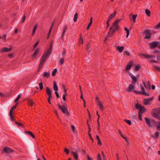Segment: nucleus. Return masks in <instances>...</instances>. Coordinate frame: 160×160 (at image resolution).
I'll return each instance as SVG.
<instances>
[{
	"instance_id": "nucleus-44",
	"label": "nucleus",
	"mask_w": 160,
	"mask_h": 160,
	"mask_svg": "<svg viewBox=\"0 0 160 160\" xmlns=\"http://www.w3.org/2000/svg\"><path fill=\"white\" fill-rule=\"evenodd\" d=\"M153 68L158 72H160V67H158L157 66H153Z\"/></svg>"
},
{
	"instance_id": "nucleus-19",
	"label": "nucleus",
	"mask_w": 160,
	"mask_h": 160,
	"mask_svg": "<svg viewBox=\"0 0 160 160\" xmlns=\"http://www.w3.org/2000/svg\"><path fill=\"white\" fill-rule=\"evenodd\" d=\"M124 48L123 46H118L116 47V50L120 52H122L124 49Z\"/></svg>"
},
{
	"instance_id": "nucleus-15",
	"label": "nucleus",
	"mask_w": 160,
	"mask_h": 160,
	"mask_svg": "<svg viewBox=\"0 0 160 160\" xmlns=\"http://www.w3.org/2000/svg\"><path fill=\"white\" fill-rule=\"evenodd\" d=\"M51 52L50 50H47L44 53L43 55L47 57V58H48L49 56L51 54Z\"/></svg>"
},
{
	"instance_id": "nucleus-34",
	"label": "nucleus",
	"mask_w": 160,
	"mask_h": 160,
	"mask_svg": "<svg viewBox=\"0 0 160 160\" xmlns=\"http://www.w3.org/2000/svg\"><path fill=\"white\" fill-rule=\"evenodd\" d=\"M141 68V65L138 64L137 65L135 68V70L136 71H138Z\"/></svg>"
},
{
	"instance_id": "nucleus-3",
	"label": "nucleus",
	"mask_w": 160,
	"mask_h": 160,
	"mask_svg": "<svg viewBox=\"0 0 160 160\" xmlns=\"http://www.w3.org/2000/svg\"><path fill=\"white\" fill-rule=\"evenodd\" d=\"M145 120L146 123L149 127H153L154 124L156 123V122L153 119H152L151 120H150L149 118L146 117L145 118Z\"/></svg>"
},
{
	"instance_id": "nucleus-18",
	"label": "nucleus",
	"mask_w": 160,
	"mask_h": 160,
	"mask_svg": "<svg viewBox=\"0 0 160 160\" xmlns=\"http://www.w3.org/2000/svg\"><path fill=\"white\" fill-rule=\"evenodd\" d=\"M116 13V11H115L113 13L110 15L108 18V19L110 21L115 16Z\"/></svg>"
},
{
	"instance_id": "nucleus-43",
	"label": "nucleus",
	"mask_w": 160,
	"mask_h": 160,
	"mask_svg": "<svg viewBox=\"0 0 160 160\" xmlns=\"http://www.w3.org/2000/svg\"><path fill=\"white\" fill-rule=\"evenodd\" d=\"M133 92L137 94H142V92H141V91H137V90H134L133 91Z\"/></svg>"
},
{
	"instance_id": "nucleus-51",
	"label": "nucleus",
	"mask_w": 160,
	"mask_h": 160,
	"mask_svg": "<svg viewBox=\"0 0 160 160\" xmlns=\"http://www.w3.org/2000/svg\"><path fill=\"white\" fill-rule=\"evenodd\" d=\"M124 52L125 53V54H126L127 56H130V53L129 52H128V51H124Z\"/></svg>"
},
{
	"instance_id": "nucleus-7",
	"label": "nucleus",
	"mask_w": 160,
	"mask_h": 160,
	"mask_svg": "<svg viewBox=\"0 0 160 160\" xmlns=\"http://www.w3.org/2000/svg\"><path fill=\"white\" fill-rule=\"evenodd\" d=\"M143 33L146 34V35L144 38L149 39L151 38L152 35V33H151L150 30H145L143 31Z\"/></svg>"
},
{
	"instance_id": "nucleus-56",
	"label": "nucleus",
	"mask_w": 160,
	"mask_h": 160,
	"mask_svg": "<svg viewBox=\"0 0 160 160\" xmlns=\"http://www.w3.org/2000/svg\"><path fill=\"white\" fill-rule=\"evenodd\" d=\"M142 95H145L147 96H148L149 95V94L148 93L146 92H143Z\"/></svg>"
},
{
	"instance_id": "nucleus-42",
	"label": "nucleus",
	"mask_w": 160,
	"mask_h": 160,
	"mask_svg": "<svg viewBox=\"0 0 160 160\" xmlns=\"http://www.w3.org/2000/svg\"><path fill=\"white\" fill-rule=\"evenodd\" d=\"M124 121L126 122L127 123H128L129 125H131V122L130 120H128L125 119L124 120Z\"/></svg>"
},
{
	"instance_id": "nucleus-17",
	"label": "nucleus",
	"mask_w": 160,
	"mask_h": 160,
	"mask_svg": "<svg viewBox=\"0 0 160 160\" xmlns=\"http://www.w3.org/2000/svg\"><path fill=\"white\" fill-rule=\"evenodd\" d=\"M160 114H159L158 113L156 112V113H153L152 114V116L160 120V116L159 115Z\"/></svg>"
},
{
	"instance_id": "nucleus-10",
	"label": "nucleus",
	"mask_w": 160,
	"mask_h": 160,
	"mask_svg": "<svg viewBox=\"0 0 160 160\" xmlns=\"http://www.w3.org/2000/svg\"><path fill=\"white\" fill-rule=\"evenodd\" d=\"M160 42L157 41H154L152 42L151 43V45L150 46V48L151 49H153L157 47Z\"/></svg>"
},
{
	"instance_id": "nucleus-25",
	"label": "nucleus",
	"mask_w": 160,
	"mask_h": 160,
	"mask_svg": "<svg viewBox=\"0 0 160 160\" xmlns=\"http://www.w3.org/2000/svg\"><path fill=\"white\" fill-rule=\"evenodd\" d=\"M50 76L49 72H45L43 73V77L48 78Z\"/></svg>"
},
{
	"instance_id": "nucleus-29",
	"label": "nucleus",
	"mask_w": 160,
	"mask_h": 160,
	"mask_svg": "<svg viewBox=\"0 0 160 160\" xmlns=\"http://www.w3.org/2000/svg\"><path fill=\"white\" fill-rule=\"evenodd\" d=\"M46 90L48 95L52 94L51 91H50L49 88L48 87H47L46 88Z\"/></svg>"
},
{
	"instance_id": "nucleus-30",
	"label": "nucleus",
	"mask_w": 160,
	"mask_h": 160,
	"mask_svg": "<svg viewBox=\"0 0 160 160\" xmlns=\"http://www.w3.org/2000/svg\"><path fill=\"white\" fill-rule=\"evenodd\" d=\"M144 104L145 105H147L149 104V102L148 98L144 99Z\"/></svg>"
},
{
	"instance_id": "nucleus-1",
	"label": "nucleus",
	"mask_w": 160,
	"mask_h": 160,
	"mask_svg": "<svg viewBox=\"0 0 160 160\" xmlns=\"http://www.w3.org/2000/svg\"><path fill=\"white\" fill-rule=\"evenodd\" d=\"M58 106V109L60 110L62 113L66 114L67 116L70 115V114L68 111L67 106L66 103L65 102L62 106L59 104Z\"/></svg>"
},
{
	"instance_id": "nucleus-33",
	"label": "nucleus",
	"mask_w": 160,
	"mask_h": 160,
	"mask_svg": "<svg viewBox=\"0 0 160 160\" xmlns=\"http://www.w3.org/2000/svg\"><path fill=\"white\" fill-rule=\"evenodd\" d=\"M159 135V132H155V136H153V137L154 138L157 139Z\"/></svg>"
},
{
	"instance_id": "nucleus-31",
	"label": "nucleus",
	"mask_w": 160,
	"mask_h": 160,
	"mask_svg": "<svg viewBox=\"0 0 160 160\" xmlns=\"http://www.w3.org/2000/svg\"><path fill=\"white\" fill-rule=\"evenodd\" d=\"M78 18V13L77 12H76L74 16V19H73L74 22H75L77 21Z\"/></svg>"
},
{
	"instance_id": "nucleus-54",
	"label": "nucleus",
	"mask_w": 160,
	"mask_h": 160,
	"mask_svg": "<svg viewBox=\"0 0 160 160\" xmlns=\"http://www.w3.org/2000/svg\"><path fill=\"white\" fill-rule=\"evenodd\" d=\"M138 114L139 118L140 119V120H141L142 121V114L140 113H138Z\"/></svg>"
},
{
	"instance_id": "nucleus-9",
	"label": "nucleus",
	"mask_w": 160,
	"mask_h": 160,
	"mask_svg": "<svg viewBox=\"0 0 160 160\" xmlns=\"http://www.w3.org/2000/svg\"><path fill=\"white\" fill-rule=\"evenodd\" d=\"M120 20L118 19H116L114 22H113L112 24V25L111 26L113 28L114 27H116L117 29H119V26L118 25V23L120 21Z\"/></svg>"
},
{
	"instance_id": "nucleus-8",
	"label": "nucleus",
	"mask_w": 160,
	"mask_h": 160,
	"mask_svg": "<svg viewBox=\"0 0 160 160\" xmlns=\"http://www.w3.org/2000/svg\"><path fill=\"white\" fill-rule=\"evenodd\" d=\"M14 152V150L10 148L6 147L4 148L2 150V152L3 153L6 152V153H10Z\"/></svg>"
},
{
	"instance_id": "nucleus-39",
	"label": "nucleus",
	"mask_w": 160,
	"mask_h": 160,
	"mask_svg": "<svg viewBox=\"0 0 160 160\" xmlns=\"http://www.w3.org/2000/svg\"><path fill=\"white\" fill-rule=\"evenodd\" d=\"M156 124H158V125H157L156 126L158 130H160V122H156Z\"/></svg>"
},
{
	"instance_id": "nucleus-61",
	"label": "nucleus",
	"mask_w": 160,
	"mask_h": 160,
	"mask_svg": "<svg viewBox=\"0 0 160 160\" xmlns=\"http://www.w3.org/2000/svg\"><path fill=\"white\" fill-rule=\"evenodd\" d=\"M71 128H72V132L74 133H75V128L74 126L73 125H72L71 126Z\"/></svg>"
},
{
	"instance_id": "nucleus-5",
	"label": "nucleus",
	"mask_w": 160,
	"mask_h": 160,
	"mask_svg": "<svg viewBox=\"0 0 160 160\" xmlns=\"http://www.w3.org/2000/svg\"><path fill=\"white\" fill-rule=\"evenodd\" d=\"M95 100L99 107V108L101 111H103L104 110V108H103V105L102 103L100 101V99L98 96L96 97Z\"/></svg>"
},
{
	"instance_id": "nucleus-14",
	"label": "nucleus",
	"mask_w": 160,
	"mask_h": 160,
	"mask_svg": "<svg viewBox=\"0 0 160 160\" xmlns=\"http://www.w3.org/2000/svg\"><path fill=\"white\" fill-rule=\"evenodd\" d=\"M132 63L133 62L132 61H130L126 66V69L127 70H128L130 69L132 66Z\"/></svg>"
},
{
	"instance_id": "nucleus-46",
	"label": "nucleus",
	"mask_w": 160,
	"mask_h": 160,
	"mask_svg": "<svg viewBox=\"0 0 160 160\" xmlns=\"http://www.w3.org/2000/svg\"><path fill=\"white\" fill-rule=\"evenodd\" d=\"M140 87H141V89L142 91L141 92H142V93L143 92H145V89H144L143 86H142V84H141V85H140Z\"/></svg>"
},
{
	"instance_id": "nucleus-16",
	"label": "nucleus",
	"mask_w": 160,
	"mask_h": 160,
	"mask_svg": "<svg viewBox=\"0 0 160 160\" xmlns=\"http://www.w3.org/2000/svg\"><path fill=\"white\" fill-rule=\"evenodd\" d=\"M39 52L38 48H37L35 51L34 53L32 55V58H35Z\"/></svg>"
},
{
	"instance_id": "nucleus-26",
	"label": "nucleus",
	"mask_w": 160,
	"mask_h": 160,
	"mask_svg": "<svg viewBox=\"0 0 160 160\" xmlns=\"http://www.w3.org/2000/svg\"><path fill=\"white\" fill-rule=\"evenodd\" d=\"M91 47V43L89 42L88 43L87 45L86 46V48L87 51L88 52L90 51V48Z\"/></svg>"
},
{
	"instance_id": "nucleus-45",
	"label": "nucleus",
	"mask_w": 160,
	"mask_h": 160,
	"mask_svg": "<svg viewBox=\"0 0 160 160\" xmlns=\"http://www.w3.org/2000/svg\"><path fill=\"white\" fill-rule=\"evenodd\" d=\"M21 95H19L17 98L15 100L14 102H18L19 98H21Z\"/></svg>"
},
{
	"instance_id": "nucleus-63",
	"label": "nucleus",
	"mask_w": 160,
	"mask_h": 160,
	"mask_svg": "<svg viewBox=\"0 0 160 160\" xmlns=\"http://www.w3.org/2000/svg\"><path fill=\"white\" fill-rule=\"evenodd\" d=\"M83 38L82 37H80V39L79 40V43H81V44H82L83 43Z\"/></svg>"
},
{
	"instance_id": "nucleus-32",
	"label": "nucleus",
	"mask_w": 160,
	"mask_h": 160,
	"mask_svg": "<svg viewBox=\"0 0 160 160\" xmlns=\"http://www.w3.org/2000/svg\"><path fill=\"white\" fill-rule=\"evenodd\" d=\"M124 29L127 32V35L126 37V38H128L129 34V30L126 27H125Z\"/></svg>"
},
{
	"instance_id": "nucleus-36",
	"label": "nucleus",
	"mask_w": 160,
	"mask_h": 160,
	"mask_svg": "<svg viewBox=\"0 0 160 160\" xmlns=\"http://www.w3.org/2000/svg\"><path fill=\"white\" fill-rule=\"evenodd\" d=\"M39 86L40 90H42L43 89V87L42 82H41L39 83Z\"/></svg>"
},
{
	"instance_id": "nucleus-23",
	"label": "nucleus",
	"mask_w": 160,
	"mask_h": 160,
	"mask_svg": "<svg viewBox=\"0 0 160 160\" xmlns=\"http://www.w3.org/2000/svg\"><path fill=\"white\" fill-rule=\"evenodd\" d=\"M53 89L55 91H57L58 90V87L55 81H53Z\"/></svg>"
},
{
	"instance_id": "nucleus-13",
	"label": "nucleus",
	"mask_w": 160,
	"mask_h": 160,
	"mask_svg": "<svg viewBox=\"0 0 160 160\" xmlns=\"http://www.w3.org/2000/svg\"><path fill=\"white\" fill-rule=\"evenodd\" d=\"M142 82L146 88H148V90H150L151 89L150 82L149 81H148L147 83L148 86H146L145 82L144 81H143Z\"/></svg>"
},
{
	"instance_id": "nucleus-35",
	"label": "nucleus",
	"mask_w": 160,
	"mask_h": 160,
	"mask_svg": "<svg viewBox=\"0 0 160 160\" xmlns=\"http://www.w3.org/2000/svg\"><path fill=\"white\" fill-rule=\"evenodd\" d=\"M15 123L16 124H17V125H18V126L21 127L22 128H24V127L23 126V124H22V123L18 122H17V121H15Z\"/></svg>"
},
{
	"instance_id": "nucleus-38",
	"label": "nucleus",
	"mask_w": 160,
	"mask_h": 160,
	"mask_svg": "<svg viewBox=\"0 0 160 160\" xmlns=\"http://www.w3.org/2000/svg\"><path fill=\"white\" fill-rule=\"evenodd\" d=\"M57 71V70L56 68H55L54 69L52 72V75L53 77L54 76L56 75Z\"/></svg>"
},
{
	"instance_id": "nucleus-50",
	"label": "nucleus",
	"mask_w": 160,
	"mask_h": 160,
	"mask_svg": "<svg viewBox=\"0 0 160 160\" xmlns=\"http://www.w3.org/2000/svg\"><path fill=\"white\" fill-rule=\"evenodd\" d=\"M98 160H102L101 155L100 153H98L97 156Z\"/></svg>"
},
{
	"instance_id": "nucleus-60",
	"label": "nucleus",
	"mask_w": 160,
	"mask_h": 160,
	"mask_svg": "<svg viewBox=\"0 0 160 160\" xmlns=\"http://www.w3.org/2000/svg\"><path fill=\"white\" fill-rule=\"evenodd\" d=\"M118 133L122 137V138H124V136L122 134V132L120 130H118Z\"/></svg>"
},
{
	"instance_id": "nucleus-28",
	"label": "nucleus",
	"mask_w": 160,
	"mask_h": 160,
	"mask_svg": "<svg viewBox=\"0 0 160 160\" xmlns=\"http://www.w3.org/2000/svg\"><path fill=\"white\" fill-rule=\"evenodd\" d=\"M132 83L133 84H135L136 82L137 81V78L135 76L133 77L132 78Z\"/></svg>"
},
{
	"instance_id": "nucleus-62",
	"label": "nucleus",
	"mask_w": 160,
	"mask_h": 160,
	"mask_svg": "<svg viewBox=\"0 0 160 160\" xmlns=\"http://www.w3.org/2000/svg\"><path fill=\"white\" fill-rule=\"evenodd\" d=\"M66 52H65V48H63V50L62 52V56L65 55H66Z\"/></svg>"
},
{
	"instance_id": "nucleus-59",
	"label": "nucleus",
	"mask_w": 160,
	"mask_h": 160,
	"mask_svg": "<svg viewBox=\"0 0 160 160\" xmlns=\"http://www.w3.org/2000/svg\"><path fill=\"white\" fill-rule=\"evenodd\" d=\"M88 135L90 139L92 140V142H94L93 139L92 137V135L91 133H88Z\"/></svg>"
},
{
	"instance_id": "nucleus-40",
	"label": "nucleus",
	"mask_w": 160,
	"mask_h": 160,
	"mask_svg": "<svg viewBox=\"0 0 160 160\" xmlns=\"http://www.w3.org/2000/svg\"><path fill=\"white\" fill-rule=\"evenodd\" d=\"M10 116V118L11 120L12 121H14L15 122V121H16V120L14 119V117L12 114L9 115Z\"/></svg>"
},
{
	"instance_id": "nucleus-37",
	"label": "nucleus",
	"mask_w": 160,
	"mask_h": 160,
	"mask_svg": "<svg viewBox=\"0 0 160 160\" xmlns=\"http://www.w3.org/2000/svg\"><path fill=\"white\" fill-rule=\"evenodd\" d=\"M28 103L29 105L31 106V107L32 106L33 104V102L31 100L29 99H28Z\"/></svg>"
},
{
	"instance_id": "nucleus-24",
	"label": "nucleus",
	"mask_w": 160,
	"mask_h": 160,
	"mask_svg": "<svg viewBox=\"0 0 160 160\" xmlns=\"http://www.w3.org/2000/svg\"><path fill=\"white\" fill-rule=\"evenodd\" d=\"M25 132L26 133H28L29 134L30 136H31L33 138H35V137L34 135L33 134V133L29 131H25Z\"/></svg>"
},
{
	"instance_id": "nucleus-52",
	"label": "nucleus",
	"mask_w": 160,
	"mask_h": 160,
	"mask_svg": "<svg viewBox=\"0 0 160 160\" xmlns=\"http://www.w3.org/2000/svg\"><path fill=\"white\" fill-rule=\"evenodd\" d=\"M156 29L160 28V22H159L155 27Z\"/></svg>"
},
{
	"instance_id": "nucleus-22",
	"label": "nucleus",
	"mask_w": 160,
	"mask_h": 160,
	"mask_svg": "<svg viewBox=\"0 0 160 160\" xmlns=\"http://www.w3.org/2000/svg\"><path fill=\"white\" fill-rule=\"evenodd\" d=\"M72 153L75 160H77L78 159V155L77 153L75 152H72Z\"/></svg>"
},
{
	"instance_id": "nucleus-49",
	"label": "nucleus",
	"mask_w": 160,
	"mask_h": 160,
	"mask_svg": "<svg viewBox=\"0 0 160 160\" xmlns=\"http://www.w3.org/2000/svg\"><path fill=\"white\" fill-rule=\"evenodd\" d=\"M64 152L66 153L67 154H68L69 153V151L68 149L65 148L64 149Z\"/></svg>"
},
{
	"instance_id": "nucleus-41",
	"label": "nucleus",
	"mask_w": 160,
	"mask_h": 160,
	"mask_svg": "<svg viewBox=\"0 0 160 160\" xmlns=\"http://www.w3.org/2000/svg\"><path fill=\"white\" fill-rule=\"evenodd\" d=\"M52 42H51L50 45V47L49 49H48V50H49L51 52H52Z\"/></svg>"
},
{
	"instance_id": "nucleus-64",
	"label": "nucleus",
	"mask_w": 160,
	"mask_h": 160,
	"mask_svg": "<svg viewBox=\"0 0 160 160\" xmlns=\"http://www.w3.org/2000/svg\"><path fill=\"white\" fill-rule=\"evenodd\" d=\"M87 157L88 160H93L92 158L90 157L89 155L88 154H87Z\"/></svg>"
},
{
	"instance_id": "nucleus-47",
	"label": "nucleus",
	"mask_w": 160,
	"mask_h": 160,
	"mask_svg": "<svg viewBox=\"0 0 160 160\" xmlns=\"http://www.w3.org/2000/svg\"><path fill=\"white\" fill-rule=\"evenodd\" d=\"M39 42V41H38L35 43V44H34V46H33V49H34L35 48H36V47L37 46Z\"/></svg>"
},
{
	"instance_id": "nucleus-11",
	"label": "nucleus",
	"mask_w": 160,
	"mask_h": 160,
	"mask_svg": "<svg viewBox=\"0 0 160 160\" xmlns=\"http://www.w3.org/2000/svg\"><path fill=\"white\" fill-rule=\"evenodd\" d=\"M134 88H135L134 85L132 84H130L127 88V90L129 92H131L132 91L133 92V91L134 90Z\"/></svg>"
},
{
	"instance_id": "nucleus-55",
	"label": "nucleus",
	"mask_w": 160,
	"mask_h": 160,
	"mask_svg": "<svg viewBox=\"0 0 160 160\" xmlns=\"http://www.w3.org/2000/svg\"><path fill=\"white\" fill-rule=\"evenodd\" d=\"M153 53H158V54L160 53V50H156L153 51Z\"/></svg>"
},
{
	"instance_id": "nucleus-12",
	"label": "nucleus",
	"mask_w": 160,
	"mask_h": 160,
	"mask_svg": "<svg viewBox=\"0 0 160 160\" xmlns=\"http://www.w3.org/2000/svg\"><path fill=\"white\" fill-rule=\"evenodd\" d=\"M139 56L141 57H144L146 58H151L153 57L154 58L155 57V56H154L153 55H145V54L143 53H140Z\"/></svg>"
},
{
	"instance_id": "nucleus-58",
	"label": "nucleus",
	"mask_w": 160,
	"mask_h": 160,
	"mask_svg": "<svg viewBox=\"0 0 160 160\" xmlns=\"http://www.w3.org/2000/svg\"><path fill=\"white\" fill-rule=\"evenodd\" d=\"M18 104V103H16V104L15 105L13 106L11 108H12V109H13V110H14V109H15L16 108Z\"/></svg>"
},
{
	"instance_id": "nucleus-48",
	"label": "nucleus",
	"mask_w": 160,
	"mask_h": 160,
	"mask_svg": "<svg viewBox=\"0 0 160 160\" xmlns=\"http://www.w3.org/2000/svg\"><path fill=\"white\" fill-rule=\"evenodd\" d=\"M64 58L63 57V58H62L60 61V64H62L63 63V62H64Z\"/></svg>"
},
{
	"instance_id": "nucleus-21",
	"label": "nucleus",
	"mask_w": 160,
	"mask_h": 160,
	"mask_svg": "<svg viewBox=\"0 0 160 160\" xmlns=\"http://www.w3.org/2000/svg\"><path fill=\"white\" fill-rule=\"evenodd\" d=\"M68 29V27L67 26H65L64 29H63V32H62V35H61V38H62V39H63V38H64V33H65V32H66L67 29Z\"/></svg>"
},
{
	"instance_id": "nucleus-27",
	"label": "nucleus",
	"mask_w": 160,
	"mask_h": 160,
	"mask_svg": "<svg viewBox=\"0 0 160 160\" xmlns=\"http://www.w3.org/2000/svg\"><path fill=\"white\" fill-rule=\"evenodd\" d=\"M145 12L147 15L150 17L151 16V12L148 9H146L145 10Z\"/></svg>"
},
{
	"instance_id": "nucleus-6",
	"label": "nucleus",
	"mask_w": 160,
	"mask_h": 160,
	"mask_svg": "<svg viewBox=\"0 0 160 160\" xmlns=\"http://www.w3.org/2000/svg\"><path fill=\"white\" fill-rule=\"evenodd\" d=\"M48 58L47 57L42 55L41 58L40 62L38 67V69L40 70L42 67L43 64L46 60V59Z\"/></svg>"
},
{
	"instance_id": "nucleus-53",
	"label": "nucleus",
	"mask_w": 160,
	"mask_h": 160,
	"mask_svg": "<svg viewBox=\"0 0 160 160\" xmlns=\"http://www.w3.org/2000/svg\"><path fill=\"white\" fill-rule=\"evenodd\" d=\"M67 95V94H64L63 95L62 98L63 100L65 101L66 100V96Z\"/></svg>"
},
{
	"instance_id": "nucleus-20",
	"label": "nucleus",
	"mask_w": 160,
	"mask_h": 160,
	"mask_svg": "<svg viewBox=\"0 0 160 160\" xmlns=\"http://www.w3.org/2000/svg\"><path fill=\"white\" fill-rule=\"evenodd\" d=\"M12 49V48H3L2 49V52H8Z\"/></svg>"
},
{
	"instance_id": "nucleus-2",
	"label": "nucleus",
	"mask_w": 160,
	"mask_h": 160,
	"mask_svg": "<svg viewBox=\"0 0 160 160\" xmlns=\"http://www.w3.org/2000/svg\"><path fill=\"white\" fill-rule=\"evenodd\" d=\"M135 108L137 109H139V111L138 113H144L146 111V109L144 106H142L141 105L137 103L135 105Z\"/></svg>"
},
{
	"instance_id": "nucleus-4",
	"label": "nucleus",
	"mask_w": 160,
	"mask_h": 160,
	"mask_svg": "<svg viewBox=\"0 0 160 160\" xmlns=\"http://www.w3.org/2000/svg\"><path fill=\"white\" fill-rule=\"evenodd\" d=\"M113 28H114L112 27H111L110 28V30H109L108 34L107 35L106 37L105 38L104 42H105L108 39V38L109 37H112L113 36L114 33V32L112 31V29Z\"/></svg>"
},
{
	"instance_id": "nucleus-57",
	"label": "nucleus",
	"mask_w": 160,
	"mask_h": 160,
	"mask_svg": "<svg viewBox=\"0 0 160 160\" xmlns=\"http://www.w3.org/2000/svg\"><path fill=\"white\" fill-rule=\"evenodd\" d=\"M154 110L155 111H158L157 113H158L159 114H160V108H158L157 109H154Z\"/></svg>"
}]
</instances>
